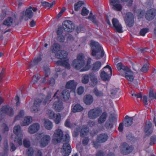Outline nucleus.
<instances>
[{
  "label": "nucleus",
  "mask_w": 156,
  "mask_h": 156,
  "mask_svg": "<svg viewBox=\"0 0 156 156\" xmlns=\"http://www.w3.org/2000/svg\"><path fill=\"white\" fill-rule=\"evenodd\" d=\"M84 91V88L83 87L80 86L77 89V94L79 95L82 94Z\"/></svg>",
  "instance_id": "obj_58"
},
{
  "label": "nucleus",
  "mask_w": 156,
  "mask_h": 156,
  "mask_svg": "<svg viewBox=\"0 0 156 156\" xmlns=\"http://www.w3.org/2000/svg\"><path fill=\"white\" fill-rule=\"evenodd\" d=\"M43 6L45 8L49 9L51 8L53 5L55 3V1H53V2L50 3L47 2H41Z\"/></svg>",
  "instance_id": "obj_40"
},
{
  "label": "nucleus",
  "mask_w": 156,
  "mask_h": 156,
  "mask_svg": "<svg viewBox=\"0 0 156 156\" xmlns=\"http://www.w3.org/2000/svg\"><path fill=\"white\" fill-rule=\"evenodd\" d=\"M107 117V113L106 112H103L98 119L99 124H102L105 122Z\"/></svg>",
  "instance_id": "obj_29"
},
{
  "label": "nucleus",
  "mask_w": 156,
  "mask_h": 156,
  "mask_svg": "<svg viewBox=\"0 0 156 156\" xmlns=\"http://www.w3.org/2000/svg\"><path fill=\"white\" fill-rule=\"evenodd\" d=\"M21 127L20 125H17L15 126L13 129V131L14 133L17 136V138L16 137L14 140V142H17L19 145H22V138L23 135L20 133Z\"/></svg>",
  "instance_id": "obj_10"
},
{
  "label": "nucleus",
  "mask_w": 156,
  "mask_h": 156,
  "mask_svg": "<svg viewBox=\"0 0 156 156\" xmlns=\"http://www.w3.org/2000/svg\"><path fill=\"white\" fill-rule=\"evenodd\" d=\"M34 153V150L31 147L29 148L27 152L28 156H33Z\"/></svg>",
  "instance_id": "obj_57"
},
{
  "label": "nucleus",
  "mask_w": 156,
  "mask_h": 156,
  "mask_svg": "<svg viewBox=\"0 0 156 156\" xmlns=\"http://www.w3.org/2000/svg\"><path fill=\"white\" fill-rule=\"evenodd\" d=\"M1 111L2 113L0 114V119L2 120L4 118L2 116L5 115H7L10 117L13 116L14 112L12 108L8 105L3 106L1 108Z\"/></svg>",
  "instance_id": "obj_9"
},
{
  "label": "nucleus",
  "mask_w": 156,
  "mask_h": 156,
  "mask_svg": "<svg viewBox=\"0 0 156 156\" xmlns=\"http://www.w3.org/2000/svg\"><path fill=\"white\" fill-rule=\"evenodd\" d=\"M118 89L117 88L112 89L111 90V97L112 98H114L115 97V95L117 94L118 92Z\"/></svg>",
  "instance_id": "obj_52"
},
{
  "label": "nucleus",
  "mask_w": 156,
  "mask_h": 156,
  "mask_svg": "<svg viewBox=\"0 0 156 156\" xmlns=\"http://www.w3.org/2000/svg\"><path fill=\"white\" fill-rule=\"evenodd\" d=\"M44 133H41L38 134L37 138L38 139H41L40 141V146L42 147H44L46 146L50 142L51 139L50 136L48 135H44Z\"/></svg>",
  "instance_id": "obj_8"
},
{
  "label": "nucleus",
  "mask_w": 156,
  "mask_h": 156,
  "mask_svg": "<svg viewBox=\"0 0 156 156\" xmlns=\"http://www.w3.org/2000/svg\"><path fill=\"white\" fill-rule=\"evenodd\" d=\"M32 118L30 116H27L24 119V121L23 122V125L26 126L28 125L32 122Z\"/></svg>",
  "instance_id": "obj_35"
},
{
  "label": "nucleus",
  "mask_w": 156,
  "mask_h": 156,
  "mask_svg": "<svg viewBox=\"0 0 156 156\" xmlns=\"http://www.w3.org/2000/svg\"><path fill=\"white\" fill-rule=\"evenodd\" d=\"M108 72L105 70H101L100 73V77L101 79L104 81H107L109 80L112 75H109Z\"/></svg>",
  "instance_id": "obj_23"
},
{
  "label": "nucleus",
  "mask_w": 156,
  "mask_h": 156,
  "mask_svg": "<svg viewBox=\"0 0 156 156\" xmlns=\"http://www.w3.org/2000/svg\"><path fill=\"white\" fill-rule=\"evenodd\" d=\"M125 119L124 125L126 126H131L133 123V118L132 117H129L128 115H126L125 118Z\"/></svg>",
  "instance_id": "obj_30"
},
{
  "label": "nucleus",
  "mask_w": 156,
  "mask_h": 156,
  "mask_svg": "<svg viewBox=\"0 0 156 156\" xmlns=\"http://www.w3.org/2000/svg\"><path fill=\"white\" fill-rule=\"evenodd\" d=\"M150 140V144L151 145H153L156 143V136L153 135L151 136Z\"/></svg>",
  "instance_id": "obj_56"
},
{
  "label": "nucleus",
  "mask_w": 156,
  "mask_h": 156,
  "mask_svg": "<svg viewBox=\"0 0 156 156\" xmlns=\"http://www.w3.org/2000/svg\"><path fill=\"white\" fill-rule=\"evenodd\" d=\"M76 87V84L73 80L68 81L66 85V89H71L73 90H75Z\"/></svg>",
  "instance_id": "obj_25"
},
{
  "label": "nucleus",
  "mask_w": 156,
  "mask_h": 156,
  "mask_svg": "<svg viewBox=\"0 0 156 156\" xmlns=\"http://www.w3.org/2000/svg\"><path fill=\"white\" fill-rule=\"evenodd\" d=\"M61 48V46L58 43H54L51 47L50 49L53 53H55V56L57 58L60 59L61 60L55 61V63L58 66H62L66 68L69 69L70 66L69 63V59L67 57L68 53L64 50H61L59 52Z\"/></svg>",
  "instance_id": "obj_1"
},
{
  "label": "nucleus",
  "mask_w": 156,
  "mask_h": 156,
  "mask_svg": "<svg viewBox=\"0 0 156 156\" xmlns=\"http://www.w3.org/2000/svg\"><path fill=\"white\" fill-rule=\"evenodd\" d=\"M102 64L100 61H96L92 65V70L94 71H98L101 68Z\"/></svg>",
  "instance_id": "obj_27"
},
{
  "label": "nucleus",
  "mask_w": 156,
  "mask_h": 156,
  "mask_svg": "<svg viewBox=\"0 0 156 156\" xmlns=\"http://www.w3.org/2000/svg\"><path fill=\"white\" fill-rule=\"evenodd\" d=\"M54 122L56 124H58L60 123L61 120V116L60 114L58 113L56 115V117L54 118Z\"/></svg>",
  "instance_id": "obj_50"
},
{
  "label": "nucleus",
  "mask_w": 156,
  "mask_h": 156,
  "mask_svg": "<svg viewBox=\"0 0 156 156\" xmlns=\"http://www.w3.org/2000/svg\"><path fill=\"white\" fill-rule=\"evenodd\" d=\"M125 22L129 27H130L133 26L134 24V17L132 13L128 12L126 14Z\"/></svg>",
  "instance_id": "obj_16"
},
{
  "label": "nucleus",
  "mask_w": 156,
  "mask_h": 156,
  "mask_svg": "<svg viewBox=\"0 0 156 156\" xmlns=\"http://www.w3.org/2000/svg\"><path fill=\"white\" fill-rule=\"evenodd\" d=\"M90 79V73L88 74H83V75L82 82L84 84H86L89 81V79Z\"/></svg>",
  "instance_id": "obj_39"
},
{
  "label": "nucleus",
  "mask_w": 156,
  "mask_h": 156,
  "mask_svg": "<svg viewBox=\"0 0 156 156\" xmlns=\"http://www.w3.org/2000/svg\"><path fill=\"white\" fill-rule=\"evenodd\" d=\"M149 31L148 28H143L141 29L140 31L139 34L140 35L144 36Z\"/></svg>",
  "instance_id": "obj_45"
},
{
  "label": "nucleus",
  "mask_w": 156,
  "mask_h": 156,
  "mask_svg": "<svg viewBox=\"0 0 156 156\" xmlns=\"http://www.w3.org/2000/svg\"><path fill=\"white\" fill-rule=\"evenodd\" d=\"M85 56L82 53L78 54L77 58L73 60L72 64L74 68L79 70L81 69L85 65Z\"/></svg>",
  "instance_id": "obj_6"
},
{
  "label": "nucleus",
  "mask_w": 156,
  "mask_h": 156,
  "mask_svg": "<svg viewBox=\"0 0 156 156\" xmlns=\"http://www.w3.org/2000/svg\"><path fill=\"white\" fill-rule=\"evenodd\" d=\"M152 123L149 121H147L144 128V132L146 136L151 134L153 132Z\"/></svg>",
  "instance_id": "obj_20"
},
{
  "label": "nucleus",
  "mask_w": 156,
  "mask_h": 156,
  "mask_svg": "<svg viewBox=\"0 0 156 156\" xmlns=\"http://www.w3.org/2000/svg\"><path fill=\"white\" fill-rule=\"evenodd\" d=\"M91 60L92 59L90 57L88 58L86 65L85 67L81 69L80 70L81 72L86 71L89 69L90 68V64Z\"/></svg>",
  "instance_id": "obj_33"
},
{
  "label": "nucleus",
  "mask_w": 156,
  "mask_h": 156,
  "mask_svg": "<svg viewBox=\"0 0 156 156\" xmlns=\"http://www.w3.org/2000/svg\"><path fill=\"white\" fill-rule=\"evenodd\" d=\"M51 93L48 94L42 103V100L36 98L34 100L33 105L31 108V112L35 113L39 111L42 104L44 105L48 104L51 101Z\"/></svg>",
  "instance_id": "obj_4"
},
{
  "label": "nucleus",
  "mask_w": 156,
  "mask_h": 156,
  "mask_svg": "<svg viewBox=\"0 0 156 156\" xmlns=\"http://www.w3.org/2000/svg\"><path fill=\"white\" fill-rule=\"evenodd\" d=\"M44 74L45 77H48L50 74V68L48 67H44Z\"/></svg>",
  "instance_id": "obj_47"
},
{
  "label": "nucleus",
  "mask_w": 156,
  "mask_h": 156,
  "mask_svg": "<svg viewBox=\"0 0 156 156\" xmlns=\"http://www.w3.org/2000/svg\"><path fill=\"white\" fill-rule=\"evenodd\" d=\"M92 143L94 145V147L96 148H98L100 146V143H101L98 142V141L96 140V141H93Z\"/></svg>",
  "instance_id": "obj_63"
},
{
  "label": "nucleus",
  "mask_w": 156,
  "mask_h": 156,
  "mask_svg": "<svg viewBox=\"0 0 156 156\" xmlns=\"http://www.w3.org/2000/svg\"><path fill=\"white\" fill-rule=\"evenodd\" d=\"M115 119L114 116L109 117V119L105 124V127L106 129H110L113 127Z\"/></svg>",
  "instance_id": "obj_22"
},
{
  "label": "nucleus",
  "mask_w": 156,
  "mask_h": 156,
  "mask_svg": "<svg viewBox=\"0 0 156 156\" xmlns=\"http://www.w3.org/2000/svg\"><path fill=\"white\" fill-rule=\"evenodd\" d=\"M44 125L45 128L48 130L51 129L53 127L52 123L48 119L45 120Z\"/></svg>",
  "instance_id": "obj_36"
},
{
  "label": "nucleus",
  "mask_w": 156,
  "mask_h": 156,
  "mask_svg": "<svg viewBox=\"0 0 156 156\" xmlns=\"http://www.w3.org/2000/svg\"><path fill=\"white\" fill-rule=\"evenodd\" d=\"M101 108L100 107H96L90 109L88 113V117L90 119H95L101 114Z\"/></svg>",
  "instance_id": "obj_11"
},
{
  "label": "nucleus",
  "mask_w": 156,
  "mask_h": 156,
  "mask_svg": "<svg viewBox=\"0 0 156 156\" xmlns=\"http://www.w3.org/2000/svg\"><path fill=\"white\" fill-rule=\"evenodd\" d=\"M102 70H105L106 71L110 73L111 75H112V70L111 66L109 65H107L105 66Z\"/></svg>",
  "instance_id": "obj_51"
},
{
  "label": "nucleus",
  "mask_w": 156,
  "mask_h": 156,
  "mask_svg": "<svg viewBox=\"0 0 156 156\" xmlns=\"http://www.w3.org/2000/svg\"><path fill=\"white\" fill-rule=\"evenodd\" d=\"M109 3L115 10L119 11L122 9V6L119 0H109Z\"/></svg>",
  "instance_id": "obj_18"
},
{
  "label": "nucleus",
  "mask_w": 156,
  "mask_h": 156,
  "mask_svg": "<svg viewBox=\"0 0 156 156\" xmlns=\"http://www.w3.org/2000/svg\"><path fill=\"white\" fill-rule=\"evenodd\" d=\"M63 27H58L56 31V33L58 36L62 35L63 32Z\"/></svg>",
  "instance_id": "obj_55"
},
{
  "label": "nucleus",
  "mask_w": 156,
  "mask_h": 156,
  "mask_svg": "<svg viewBox=\"0 0 156 156\" xmlns=\"http://www.w3.org/2000/svg\"><path fill=\"white\" fill-rule=\"evenodd\" d=\"M83 108L79 104H76L72 108V112L74 113L82 111Z\"/></svg>",
  "instance_id": "obj_34"
},
{
  "label": "nucleus",
  "mask_w": 156,
  "mask_h": 156,
  "mask_svg": "<svg viewBox=\"0 0 156 156\" xmlns=\"http://www.w3.org/2000/svg\"><path fill=\"white\" fill-rule=\"evenodd\" d=\"M90 80L91 82L94 84L96 85L98 83V80L96 77L95 75L93 73H90Z\"/></svg>",
  "instance_id": "obj_41"
},
{
  "label": "nucleus",
  "mask_w": 156,
  "mask_h": 156,
  "mask_svg": "<svg viewBox=\"0 0 156 156\" xmlns=\"http://www.w3.org/2000/svg\"><path fill=\"white\" fill-rule=\"evenodd\" d=\"M116 67L119 71L122 70L124 72L121 75L124 77L128 80L133 81L134 80V77L133 75V73L131 71L129 68L123 65L122 62H119L116 65Z\"/></svg>",
  "instance_id": "obj_5"
},
{
  "label": "nucleus",
  "mask_w": 156,
  "mask_h": 156,
  "mask_svg": "<svg viewBox=\"0 0 156 156\" xmlns=\"http://www.w3.org/2000/svg\"><path fill=\"white\" fill-rule=\"evenodd\" d=\"M3 150L4 152V154L3 155L4 156H8L9 151V146L7 142L4 145V146Z\"/></svg>",
  "instance_id": "obj_46"
},
{
  "label": "nucleus",
  "mask_w": 156,
  "mask_h": 156,
  "mask_svg": "<svg viewBox=\"0 0 156 156\" xmlns=\"http://www.w3.org/2000/svg\"><path fill=\"white\" fill-rule=\"evenodd\" d=\"M62 26L65 32H72L74 28V26L72 22L70 20L64 21L62 23Z\"/></svg>",
  "instance_id": "obj_13"
},
{
  "label": "nucleus",
  "mask_w": 156,
  "mask_h": 156,
  "mask_svg": "<svg viewBox=\"0 0 156 156\" xmlns=\"http://www.w3.org/2000/svg\"><path fill=\"white\" fill-rule=\"evenodd\" d=\"M92 12H90V15H92ZM88 18L89 20L91 21L95 25L97 26H98V22L96 20L94 16L90 15V16L88 17Z\"/></svg>",
  "instance_id": "obj_38"
},
{
  "label": "nucleus",
  "mask_w": 156,
  "mask_h": 156,
  "mask_svg": "<svg viewBox=\"0 0 156 156\" xmlns=\"http://www.w3.org/2000/svg\"><path fill=\"white\" fill-rule=\"evenodd\" d=\"M150 98H153L156 99V93H154L153 91H151L149 94Z\"/></svg>",
  "instance_id": "obj_64"
},
{
  "label": "nucleus",
  "mask_w": 156,
  "mask_h": 156,
  "mask_svg": "<svg viewBox=\"0 0 156 156\" xmlns=\"http://www.w3.org/2000/svg\"><path fill=\"white\" fill-rule=\"evenodd\" d=\"M70 137L68 135H66L64 143L62 146V154L63 156H69L71 151V148L69 144Z\"/></svg>",
  "instance_id": "obj_7"
},
{
  "label": "nucleus",
  "mask_w": 156,
  "mask_h": 156,
  "mask_svg": "<svg viewBox=\"0 0 156 156\" xmlns=\"http://www.w3.org/2000/svg\"><path fill=\"white\" fill-rule=\"evenodd\" d=\"M89 12V11L85 7H83L81 11V14L83 16L87 15Z\"/></svg>",
  "instance_id": "obj_53"
},
{
  "label": "nucleus",
  "mask_w": 156,
  "mask_h": 156,
  "mask_svg": "<svg viewBox=\"0 0 156 156\" xmlns=\"http://www.w3.org/2000/svg\"><path fill=\"white\" fill-rule=\"evenodd\" d=\"M93 93L97 97H101L103 96V92L101 91L98 90L97 87L94 88L93 90Z\"/></svg>",
  "instance_id": "obj_42"
},
{
  "label": "nucleus",
  "mask_w": 156,
  "mask_h": 156,
  "mask_svg": "<svg viewBox=\"0 0 156 156\" xmlns=\"http://www.w3.org/2000/svg\"><path fill=\"white\" fill-rule=\"evenodd\" d=\"M133 147L132 146H129L126 143H123L121 146L122 152L124 154H127L131 153L133 150Z\"/></svg>",
  "instance_id": "obj_15"
},
{
  "label": "nucleus",
  "mask_w": 156,
  "mask_h": 156,
  "mask_svg": "<svg viewBox=\"0 0 156 156\" xmlns=\"http://www.w3.org/2000/svg\"><path fill=\"white\" fill-rule=\"evenodd\" d=\"M42 60V57L39 55L37 57L35 58L33 61H32L28 66V68L30 69L33 66L36 65L39 62Z\"/></svg>",
  "instance_id": "obj_26"
},
{
  "label": "nucleus",
  "mask_w": 156,
  "mask_h": 156,
  "mask_svg": "<svg viewBox=\"0 0 156 156\" xmlns=\"http://www.w3.org/2000/svg\"><path fill=\"white\" fill-rule=\"evenodd\" d=\"M156 15V9L152 8L148 10L145 14L146 19L149 21L153 20Z\"/></svg>",
  "instance_id": "obj_19"
},
{
  "label": "nucleus",
  "mask_w": 156,
  "mask_h": 156,
  "mask_svg": "<svg viewBox=\"0 0 156 156\" xmlns=\"http://www.w3.org/2000/svg\"><path fill=\"white\" fill-rule=\"evenodd\" d=\"M37 10V8L36 7H32L31 6H30L27 8L25 11L24 16L26 20H28L29 19H31L33 16L34 13L32 10L34 12H35Z\"/></svg>",
  "instance_id": "obj_14"
},
{
  "label": "nucleus",
  "mask_w": 156,
  "mask_h": 156,
  "mask_svg": "<svg viewBox=\"0 0 156 156\" xmlns=\"http://www.w3.org/2000/svg\"><path fill=\"white\" fill-rule=\"evenodd\" d=\"M89 141V139L88 137H86L82 140V144L83 145H87Z\"/></svg>",
  "instance_id": "obj_62"
},
{
  "label": "nucleus",
  "mask_w": 156,
  "mask_h": 156,
  "mask_svg": "<svg viewBox=\"0 0 156 156\" xmlns=\"http://www.w3.org/2000/svg\"><path fill=\"white\" fill-rule=\"evenodd\" d=\"M84 4V2L80 1H79L77 3H75L74 5V9L75 11H78L80 7Z\"/></svg>",
  "instance_id": "obj_37"
},
{
  "label": "nucleus",
  "mask_w": 156,
  "mask_h": 156,
  "mask_svg": "<svg viewBox=\"0 0 156 156\" xmlns=\"http://www.w3.org/2000/svg\"><path fill=\"white\" fill-rule=\"evenodd\" d=\"M112 27L116 32L119 33L122 32V27L117 19L113 18L112 20Z\"/></svg>",
  "instance_id": "obj_17"
},
{
  "label": "nucleus",
  "mask_w": 156,
  "mask_h": 156,
  "mask_svg": "<svg viewBox=\"0 0 156 156\" xmlns=\"http://www.w3.org/2000/svg\"><path fill=\"white\" fill-rule=\"evenodd\" d=\"M76 124L75 123L71 124L70 122V120L69 119H67L65 123V125L67 127L71 128L72 127L73 125L75 126Z\"/></svg>",
  "instance_id": "obj_48"
},
{
  "label": "nucleus",
  "mask_w": 156,
  "mask_h": 156,
  "mask_svg": "<svg viewBox=\"0 0 156 156\" xmlns=\"http://www.w3.org/2000/svg\"><path fill=\"white\" fill-rule=\"evenodd\" d=\"M40 128V125L38 123H34L29 127L28 132L30 134H34L38 131Z\"/></svg>",
  "instance_id": "obj_21"
},
{
  "label": "nucleus",
  "mask_w": 156,
  "mask_h": 156,
  "mask_svg": "<svg viewBox=\"0 0 156 156\" xmlns=\"http://www.w3.org/2000/svg\"><path fill=\"white\" fill-rule=\"evenodd\" d=\"M70 94L69 91L68 90H65L62 91L59 96L56 97L57 101H55L53 105V108L55 111L60 112L63 109V103L60 101V99L64 101L67 100L69 98Z\"/></svg>",
  "instance_id": "obj_2"
},
{
  "label": "nucleus",
  "mask_w": 156,
  "mask_h": 156,
  "mask_svg": "<svg viewBox=\"0 0 156 156\" xmlns=\"http://www.w3.org/2000/svg\"><path fill=\"white\" fill-rule=\"evenodd\" d=\"M23 145L24 147L28 148L30 147V143L29 141L27 139H24L23 141Z\"/></svg>",
  "instance_id": "obj_61"
},
{
  "label": "nucleus",
  "mask_w": 156,
  "mask_h": 156,
  "mask_svg": "<svg viewBox=\"0 0 156 156\" xmlns=\"http://www.w3.org/2000/svg\"><path fill=\"white\" fill-rule=\"evenodd\" d=\"M41 78V76L40 74H37L33 76L32 82L33 83H36Z\"/></svg>",
  "instance_id": "obj_44"
},
{
  "label": "nucleus",
  "mask_w": 156,
  "mask_h": 156,
  "mask_svg": "<svg viewBox=\"0 0 156 156\" xmlns=\"http://www.w3.org/2000/svg\"><path fill=\"white\" fill-rule=\"evenodd\" d=\"M149 66V64L148 63L144 64L140 69V71L144 73L147 72L148 70Z\"/></svg>",
  "instance_id": "obj_43"
},
{
  "label": "nucleus",
  "mask_w": 156,
  "mask_h": 156,
  "mask_svg": "<svg viewBox=\"0 0 156 156\" xmlns=\"http://www.w3.org/2000/svg\"><path fill=\"white\" fill-rule=\"evenodd\" d=\"M89 132L88 127L85 126H83L80 132V136L83 137L87 135Z\"/></svg>",
  "instance_id": "obj_32"
},
{
  "label": "nucleus",
  "mask_w": 156,
  "mask_h": 156,
  "mask_svg": "<svg viewBox=\"0 0 156 156\" xmlns=\"http://www.w3.org/2000/svg\"><path fill=\"white\" fill-rule=\"evenodd\" d=\"M13 22L12 18L11 17H9L4 21L3 24L8 27H10L12 24Z\"/></svg>",
  "instance_id": "obj_31"
},
{
  "label": "nucleus",
  "mask_w": 156,
  "mask_h": 156,
  "mask_svg": "<svg viewBox=\"0 0 156 156\" xmlns=\"http://www.w3.org/2000/svg\"><path fill=\"white\" fill-rule=\"evenodd\" d=\"M84 28L83 26L81 25H79L77 27L76 29V32L78 33H79L81 31H83Z\"/></svg>",
  "instance_id": "obj_60"
},
{
  "label": "nucleus",
  "mask_w": 156,
  "mask_h": 156,
  "mask_svg": "<svg viewBox=\"0 0 156 156\" xmlns=\"http://www.w3.org/2000/svg\"><path fill=\"white\" fill-rule=\"evenodd\" d=\"M47 83L51 86H53L55 83V80L53 78H51L47 81Z\"/></svg>",
  "instance_id": "obj_59"
},
{
  "label": "nucleus",
  "mask_w": 156,
  "mask_h": 156,
  "mask_svg": "<svg viewBox=\"0 0 156 156\" xmlns=\"http://www.w3.org/2000/svg\"><path fill=\"white\" fill-rule=\"evenodd\" d=\"M84 103L87 105H90L93 101V98L92 96L88 94L84 96L83 99Z\"/></svg>",
  "instance_id": "obj_28"
},
{
  "label": "nucleus",
  "mask_w": 156,
  "mask_h": 156,
  "mask_svg": "<svg viewBox=\"0 0 156 156\" xmlns=\"http://www.w3.org/2000/svg\"><path fill=\"white\" fill-rule=\"evenodd\" d=\"M108 135L105 133H101L97 136V140L99 143H103L106 141L108 139Z\"/></svg>",
  "instance_id": "obj_24"
},
{
  "label": "nucleus",
  "mask_w": 156,
  "mask_h": 156,
  "mask_svg": "<svg viewBox=\"0 0 156 156\" xmlns=\"http://www.w3.org/2000/svg\"><path fill=\"white\" fill-rule=\"evenodd\" d=\"M65 37L63 35L58 36L57 37L58 41L60 42L63 43L65 39Z\"/></svg>",
  "instance_id": "obj_54"
},
{
  "label": "nucleus",
  "mask_w": 156,
  "mask_h": 156,
  "mask_svg": "<svg viewBox=\"0 0 156 156\" xmlns=\"http://www.w3.org/2000/svg\"><path fill=\"white\" fill-rule=\"evenodd\" d=\"M91 50V55L93 56H97L98 58L104 56L105 52L100 44L97 42L91 41L90 43Z\"/></svg>",
  "instance_id": "obj_3"
},
{
  "label": "nucleus",
  "mask_w": 156,
  "mask_h": 156,
  "mask_svg": "<svg viewBox=\"0 0 156 156\" xmlns=\"http://www.w3.org/2000/svg\"><path fill=\"white\" fill-rule=\"evenodd\" d=\"M48 114L51 119H53L55 118V114L52 110L50 109L48 110Z\"/></svg>",
  "instance_id": "obj_49"
},
{
  "label": "nucleus",
  "mask_w": 156,
  "mask_h": 156,
  "mask_svg": "<svg viewBox=\"0 0 156 156\" xmlns=\"http://www.w3.org/2000/svg\"><path fill=\"white\" fill-rule=\"evenodd\" d=\"M63 133L60 129H57L55 130L53 135V143L56 144L60 142L63 137Z\"/></svg>",
  "instance_id": "obj_12"
}]
</instances>
